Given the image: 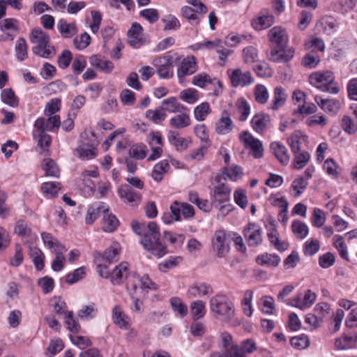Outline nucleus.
Segmentation results:
<instances>
[{"mask_svg":"<svg viewBox=\"0 0 357 357\" xmlns=\"http://www.w3.org/2000/svg\"><path fill=\"white\" fill-rule=\"evenodd\" d=\"M356 333L351 336L344 335L342 337L335 339V344L338 349L345 350L354 348L356 347Z\"/></svg>","mask_w":357,"mask_h":357,"instance_id":"nucleus-30","label":"nucleus"},{"mask_svg":"<svg viewBox=\"0 0 357 357\" xmlns=\"http://www.w3.org/2000/svg\"><path fill=\"white\" fill-rule=\"evenodd\" d=\"M1 98L2 102L10 107H15L19 105V99L11 89H3L1 91Z\"/></svg>","mask_w":357,"mask_h":357,"instance_id":"nucleus-41","label":"nucleus"},{"mask_svg":"<svg viewBox=\"0 0 357 357\" xmlns=\"http://www.w3.org/2000/svg\"><path fill=\"white\" fill-rule=\"evenodd\" d=\"M335 243L334 245L338 250L340 256L346 261H349V255L347 252V248L344 243V238L342 236L336 235L334 237Z\"/></svg>","mask_w":357,"mask_h":357,"instance_id":"nucleus-51","label":"nucleus"},{"mask_svg":"<svg viewBox=\"0 0 357 357\" xmlns=\"http://www.w3.org/2000/svg\"><path fill=\"white\" fill-rule=\"evenodd\" d=\"M160 109L169 113H181L188 110V107L180 103L176 97H170L162 102Z\"/></svg>","mask_w":357,"mask_h":357,"instance_id":"nucleus-19","label":"nucleus"},{"mask_svg":"<svg viewBox=\"0 0 357 357\" xmlns=\"http://www.w3.org/2000/svg\"><path fill=\"white\" fill-rule=\"evenodd\" d=\"M315 102L326 112L335 114L340 109V102L335 99H324L319 96L314 98Z\"/></svg>","mask_w":357,"mask_h":357,"instance_id":"nucleus-22","label":"nucleus"},{"mask_svg":"<svg viewBox=\"0 0 357 357\" xmlns=\"http://www.w3.org/2000/svg\"><path fill=\"white\" fill-rule=\"evenodd\" d=\"M169 141L173 144L176 150L182 151L188 148V144L187 141L179 136L176 131H170L169 132Z\"/></svg>","mask_w":357,"mask_h":357,"instance_id":"nucleus-35","label":"nucleus"},{"mask_svg":"<svg viewBox=\"0 0 357 357\" xmlns=\"http://www.w3.org/2000/svg\"><path fill=\"white\" fill-rule=\"evenodd\" d=\"M294 167L296 169H301L303 168L310 160V155L307 151H299L294 153Z\"/></svg>","mask_w":357,"mask_h":357,"instance_id":"nucleus-49","label":"nucleus"},{"mask_svg":"<svg viewBox=\"0 0 357 357\" xmlns=\"http://www.w3.org/2000/svg\"><path fill=\"white\" fill-rule=\"evenodd\" d=\"M229 77L234 87H237L240 85L245 86L253 82L251 73L249 71L243 73L239 68L233 70Z\"/></svg>","mask_w":357,"mask_h":357,"instance_id":"nucleus-15","label":"nucleus"},{"mask_svg":"<svg viewBox=\"0 0 357 357\" xmlns=\"http://www.w3.org/2000/svg\"><path fill=\"white\" fill-rule=\"evenodd\" d=\"M212 287L205 282H196L188 289L190 297L204 296L213 294Z\"/></svg>","mask_w":357,"mask_h":357,"instance_id":"nucleus-23","label":"nucleus"},{"mask_svg":"<svg viewBox=\"0 0 357 357\" xmlns=\"http://www.w3.org/2000/svg\"><path fill=\"white\" fill-rule=\"evenodd\" d=\"M211 310L224 318L225 321H230L235 314L234 303L225 295L217 294L210 299Z\"/></svg>","mask_w":357,"mask_h":357,"instance_id":"nucleus-4","label":"nucleus"},{"mask_svg":"<svg viewBox=\"0 0 357 357\" xmlns=\"http://www.w3.org/2000/svg\"><path fill=\"white\" fill-rule=\"evenodd\" d=\"M180 257H171L167 260L158 264V268L162 272H167L169 269L174 268L181 261Z\"/></svg>","mask_w":357,"mask_h":357,"instance_id":"nucleus-59","label":"nucleus"},{"mask_svg":"<svg viewBox=\"0 0 357 357\" xmlns=\"http://www.w3.org/2000/svg\"><path fill=\"white\" fill-rule=\"evenodd\" d=\"M211 112L210 105L205 102L197 106L194 109L195 118L200 121L205 120L206 116Z\"/></svg>","mask_w":357,"mask_h":357,"instance_id":"nucleus-47","label":"nucleus"},{"mask_svg":"<svg viewBox=\"0 0 357 357\" xmlns=\"http://www.w3.org/2000/svg\"><path fill=\"white\" fill-rule=\"evenodd\" d=\"M30 40L32 43L37 45L32 47V52L35 55L40 57L50 59L54 56L56 50L50 43V36L43 30L33 29L30 35Z\"/></svg>","mask_w":357,"mask_h":357,"instance_id":"nucleus-2","label":"nucleus"},{"mask_svg":"<svg viewBox=\"0 0 357 357\" xmlns=\"http://www.w3.org/2000/svg\"><path fill=\"white\" fill-rule=\"evenodd\" d=\"M320 59L315 53L311 52L304 56L302 63L307 68H315L319 63Z\"/></svg>","mask_w":357,"mask_h":357,"instance_id":"nucleus-63","label":"nucleus"},{"mask_svg":"<svg viewBox=\"0 0 357 357\" xmlns=\"http://www.w3.org/2000/svg\"><path fill=\"white\" fill-rule=\"evenodd\" d=\"M108 211L109 208L105 204V203H101L96 207L91 206L87 211L85 222L87 225H91L100 215L102 213H105Z\"/></svg>","mask_w":357,"mask_h":357,"instance_id":"nucleus-29","label":"nucleus"},{"mask_svg":"<svg viewBox=\"0 0 357 357\" xmlns=\"http://www.w3.org/2000/svg\"><path fill=\"white\" fill-rule=\"evenodd\" d=\"M58 29L64 38H71L76 32V27L74 24H68L66 20H61L58 22Z\"/></svg>","mask_w":357,"mask_h":357,"instance_id":"nucleus-42","label":"nucleus"},{"mask_svg":"<svg viewBox=\"0 0 357 357\" xmlns=\"http://www.w3.org/2000/svg\"><path fill=\"white\" fill-rule=\"evenodd\" d=\"M73 59V55L70 50H64L58 57V66L62 68H67Z\"/></svg>","mask_w":357,"mask_h":357,"instance_id":"nucleus-60","label":"nucleus"},{"mask_svg":"<svg viewBox=\"0 0 357 357\" xmlns=\"http://www.w3.org/2000/svg\"><path fill=\"white\" fill-rule=\"evenodd\" d=\"M65 324L67 326V328L73 333H77L80 329L78 321L73 318V312L72 311L65 313Z\"/></svg>","mask_w":357,"mask_h":357,"instance_id":"nucleus-53","label":"nucleus"},{"mask_svg":"<svg viewBox=\"0 0 357 357\" xmlns=\"http://www.w3.org/2000/svg\"><path fill=\"white\" fill-rule=\"evenodd\" d=\"M274 23V16L270 13L268 9H263L259 16L252 20V26L257 31L270 27Z\"/></svg>","mask_w":357,"mask_h":357,"instance_id":"nucleus-12","label":"nucleus"},{"mask_svg":"<svg viewBox=\"0 0 357 357\" xmlns=\"http://www.w3.org/2000/svg\"><path fill=\"white\" fill-rule=\"evenodd\" d=\"M291 229L297 238L303 239L308 234V227L307 225L300 220H294L291 224Z\"/></svg>","mask_w":357,"mask_h":357,"instance_id":"nucleus-46","label":"nucleus"},{"mask_svg":"<svg viewBox=\"0 0 357 357\" xmlns=\"http://www.w3.org/2000/svg\"><path fill=\"white\" fill-rule=\"evenodd\" d=\"M335 261V255L328 252L319 257V264L323 268H328L334 264Z\"/></svg>","mask_w":357,"mask_h":357,"instance_id":"nucleus-64","label":"nucleus"},{"mask_svg":"<svg viewBox=\"0 0 357 357\" xmlns=\"http://www.w3.org/2000/svg\"><path fill=\"white\" fill-rule=\"evenodd\" d=\"M295 50L290 47L287 49H273L269 55V60L275 63H287L291 60L294 56Z\"/></svg>","mask_w":357,"mask_h":357,"instance_id":"nucleus-13","label":"nucleus"},{"mask_svg":"<svg viewBox=\"0 0 357 357\" xmlns=\"http://www.w3.org/2000/svg\"><path fill=\"white\" fill-rule=\"evenodd\" d=\"M275 221L273 219H271L269 221L271 226L272 227L271 230L268 234V238L270 242L274 245L275 248L279 251H284L287 249V245L280 240L279 238V233L278 232L275 225L274 224Z\"/></svg>","mask_w":357,"mask_h":357,"instance_id":"nucleus-28","label":"nucleus"},{"mask_svg":"<svg viewBox=\"0 0 357 357\" xmlns=\"http://www.w3.org/2000/svg\"><path fill=\"white\" fill-rule=\"evenodd\" d=\"M170 304L172 310L178 312L183 317L188 314V307L178 297H173L170 299Z\"/></svg>","mask_w":357,"mask_h":357,"instance_id":"nucleus-52","label":"nucleus"},{"mask_svg":"<svg viewBox=\"0 0 357 357\" xmlns=\"http://www.w3.org/2000/svg\"><path fill=\"white\" fill-rule=\"evenodd\" d=\"M47 119L44 117H40L36 119L34 127L37 130L52 131L54 128H59L61 125L60 116L53 114L49 115Z\"/></svg>","mask_w":357,"mask_h":357,"instance_id":"nucleus-9","label":"nucleus"},{"mask_svg":"<svg viewBox=\"0 0 357 357\" xmlns=\"http://www.w3.org/2000/svg\"><path fill=\"white\" fill-rule=\"evenodd\" d=\"M190 313L194 320L202 318L205 313V304L201 300L193 301L190 304Z\"/></svg>","mask_w":357,"mask_h":357,"instance_id":"nucleus-36","label":"nucleus"},{"mask_svg":"<svg viewBox=\"0 0 357 357\" xmlns=\"http://www.w3.org/2000/svg\"><path fill=\"white\" fill-rule=\"evenodd\" d=\"M197 63L194 56H188L183 59L181 66L177 70L178 78L184 77L195 73Z\"/></svg>","mask_w":357,"mask_h":357,"instance_id":"nucleus-16","label":"nucleus"},{"mask_svg":"<svg viewBox=\"0 0 357 357\" xmlns=\"http://www.w3.org/2000/svg\"><path fill=\"white\" fill-rule=\"evenodd\" d=\"M307 142V137L303 135L300 130H296L288 138L287 142L293 153L301 151L302 142Z\"/></svg>","mask_w":357,"mask_h":357,"instance_id":"nucleus-26","label":"nucleus"},{"mask_svg":"<svg viewBox=\"0 0 357 357\" xmlns=\"http://www.w3.org/2000/svg\"><path fill=\"white\" fill-rule=\"evenodd\" d=\"M211 357H245L243 349L237 344H232L231 349H227L223 353L214 352Z\"/></svg>","mask_w":357,"mask_h":357,"instance_id":"nucleus-38","label":"nucleus"},{"mask_svg":"<svg viewBox=\"0 0 357 357\" xmlns=\"http://www.w3.org/2000/svg\"><path fill=\"white\" fill-rule=\"evenodd\" d=\"M128 266V262L123 261L115 267L110 277L113 284L120 285L122 284L123 277H127Z\"/></svg>","mask_w":357,"mask_h":357,"instance_id":"nucleus-24","label":"nucleus"},{"mask_svg":"<svg viewBox=\"0 0 357 357\" xmlns=\"http://www.w3.org/2000/svg\"><path fill=\"white\" fill-rule=\"evenodd\" d=\"M60 189V183L57 182H46L41 185L42 192L47 195H51L52 197H57Z\"/></svg>","mask_w":357,"mask_h":357,"instance_id":"nucleus-50","label":"nucleus"},{"mask_svg":"<svg viewBox=\"0 0 357 357\" xmlns=\"http://www.w3.org/2000/svg\"><path fill=\"white\" fill-rule=\"evenodd\" d=\"M255 96L257 102L260 104L266 103L268 98V93L265 86L257 84L255 89Z\"/></svg>","mask_w":357,"mask_h":357,"instance_id":"nucleus-56","label":"nucleus"},{"mask_svg":"<svg viewBox=\"0 0 357 357\" xmlns=\"http://www.w3.org/2000/svg\"><path fill=\"white\" fill-rule=\"evenodd\" d=\"M243 233L250 246H257L262 242L261 229L255 223H249L244 229Z\"/></svg>","mask_w":357,"mask_h":357,"instance_id":"nucleus-11","label":"nucleus"},{"mask_svg":"<svg viewBox=\"0 0 357 357\" xmlns=\"http://www.w3.org/2000/svg\"><path fill=\"white\" fill-rule=\"evenodd\" d=\"M153 65L156 67L157 73L161 79H169L173 77V58L167 55L155 58Z\"/></svg>","mask_w":357,"mask_h":357,"instance_id":"nucleus-5","label":"nucleus"},{"mask_svg":"<svg viewBox=\"0 0 357 357\" xmlns=\"http://www.w3.org/2000/svg\"><path fill=\"white\" fill-rule=\"evenodd\" d=\"M121 199L131 206H137L142 201V196L135 192L129 185H121L118 189Z\"/></svg>","mask_w":357,"mask_h":357,"instance_id":"nucleus-8","label":"nucleus"},{"mask_svg":"<svg viewBox=\"0 0 357 357\" xmlns=\"http://www.w3.org/2000/svg\"><path fill=\"white\" fill-rule=\"evenodd\" d=\"M42 168L45 172V176H59V169L56 162L51 158H45L43 161Z\"/></svg>","mask_w":357,"mask_h":357,"instance_id":"nucleus-37","label":"nucleus"},{"mask_svg":"<svg viewBox=\"0 0 357 357\" xmlns=\"http://www.w3.org/2000/svg\"><path fill=\"white\" fill-rule=\"evenodd\" d=\"M169 168V164L167 160H163L157 163L152 172V178L159 182L163 178V174L167 172Z\"/></svg>","mask_w":357,"mask_h":357,"instance_id":"nucleus-33","label":"nucleus"},{"mask_svg":"<svg viewBox=\"0 0 357 357\" xmlns=\"http://www.w3.org/2000/svg\"><path fill=\"white\" fill-rule=\"evenodd\" d=\"M142 26L135 22L133 23L130 30L128 31V43L134 48L139 47L142 44Z\"/></svg>","mask_w":357,"mask_h":357,"instance_id":"nucleus-17","label":"nucleus"},{"mask_svg":"<svg viewBox=\"0 0 357 357\" xmlns=\"http://www.w3.org/2000/svg\"><path fill=\"white\" fill-rule=\"evenodd\" d=\"M290 343L293 347L297 349H303L310 344V340L307 335L294 337L291 339Z\"/></svg>","mask_w":357,"mask_h":357,"instance_id":"nucleus-57","label":"nucleus"},{"mask_svg":"<svg viewBox=\"0 0 357 357\" xmlns=\"http://www.w3.org/2000/svg\"><path fill=\"white\" fill-rule=\"evenodd\" d=\"M179 98L188 104H192L198 100L199 92L194 88H188L180 92Z\"/></svg>","mask_w":357,"mask_h":357,"instance_id":"nucleus-44","label":"nucleus"},{"mask_svg":"<svg viewBox=\"0 0 357 357\" xmlns=\"http://www.w3.org/2000/svg\"><path fill=\"white\" fill-rule=\"evenodd\" d=\"M237 107L238 112L241 114L239 120L241 121H245L247 120L250 112V107L249 104L245 99L241 98L237 102Z\"/></svg>","mask_w":357,"mask_h":357,"instance_id":"nucleus-55","label":"nucleus"},{"mask_svg":"<svg viewBox=\"0 0 357 357\" xmlns=\"http://www.w3.org/2000/svg\"><path fill=\"white\" fill-rule=\"evenodd\" d=\"M130 155L137 160H142L146 155L145 145H134L129 151Z\"/></svg>","mask_w":357,"mask_h":357,"instance_id":"nucleus-62","label":"nucleus"},{"mask_svg":"<svg viewBox=\"0 0 357 357\" xmlns=\"http://www.w3.org/2000/svg\"><path fill=\"white\" fill-rule=\"evenodd\" d=\"M287 95L284 93V90L280 86L275 87L274 89V98L271 108L275 110L278 109L284 104Z\"/></svg>","mask_w":357,"mask_h":357,"instance_id":"nucleus-45","label":"nucleus"},{"mask_svg":"<svg viewBox=\"0 0 357 357\" xmlns=\"http://www.w3.org/2000/svg\"><path fill=\"white\" fill-rule=\"evenodd\" d=\"M170 212L165 213L162 219L165 224H171L174 221L181 220V205L178 201L174 202L170 206Z\"/></svg>","mask_w":357,"mask_h":357,"instance_id":"nucleus-27","label":"nucleus"},{"mask_svg":"<svg viewBox=\"0 0 357 357\" xmlns=\"http://www.w3.org/2000/svg\"><path fill=\"white\" fill-rule=\"evenodd\" d=\"M213 250L220 258L225 257L229 251V240L222 230L216 231L212 241Z\"/></svg>","mask_w":357,"mask_h":357,"instance_id":"nucleus-6","label":"nucleus"},{"mask_svg":"<svg viewBox=\"0 0 357 357\" xmlns=\"http://www.w3.org/2000/svg\"><path fill=\"white\" fill-rule=\"evenodd\" d=\"M270 148L276 158L283 165H287L289 163L290 156L285 146L279 142H273L271 144Z\"/></svg>","mask_w":357,"mask_h":357,"instance_id":"nucleus-20","label":"nucleus"},{"mask_svg":"<svg viewBox=\"0 0 357 357\" xmlns=\"http://www.w3.org/2000/svg\"><path fill=\"white\" fill-rule=\"evenodd\" d=\"M119 254L120 250L117 247V245H112L104 251L101 257L102 259L105 260L109 264H112L118 261Z\"/></svg>","mask_w":357,"mask_h":357,"instance_id":"nucleus-43","label":"nucleus"},{"mask_svg":"<svg viewBox=\"0 0 357 357\" xmlns=\"http://www.w3.org/2000/svg\"><path fill=\"white\" fill-rule=\"evenodd\" d=\"M90 63L102 70L105 73H109L113 69L112 63L98 55H92L89 59Z\"/></svg>","mask_w":357,"mask_h":357,"instance_id":"nucleus-31","label":"nucleus"},{"mask_svg":"<svg viewBox=\"0 0 357 357\" xmlns=\"http://www.w3.org/2000/svg\"><path fill=\"white\" fill-rule=\"evenodd\" d=\"M107 213H104L102 218V229L106 232H112L116 230L119 222L114 214Z\"/></svg>","mask_w":357,"mask_h":357,"instance_id":"nucleus-32","label":"nucleus"},{"mask_svg":"<svg viewBox=\"0 0 357 357\" xmlns=\"http://www.w3.org/2000/svg\"><path fill=\"white\" fill-rule=\"evenodd\" d=\"M17 59L22 61L27 57V45L24 38H20L15 44Z\"/></svg>","mask_w":357,"mask_h":357,"instance_id":"nucleus-48","label":"nucleus"},{"mask_svg":"<svg viewBox=\"0 0 357 357\" xmlns=\"http://www.w3.org/2000/svg\"><path fill=\"white\" fill-rule=\"evenodd\" d=\"M243 59L245 63H254L257 60L258 51L252 47L249 46L243 49Z\"/></svg>","mask_w":357,"mask_h":357,"instance_id":"nucleus-61","label":"nucleus"},{"mask_svg":"<svg viewBox=\"0 0 357 357\" xmlns=\"http://www.w3.org/2000/svg\"><path fill=\"white\" fill-rule=\"evenodd\" d=\"M41 237L43 239V241L45 246H47L49 249L52 250L55 248H61L64 251H66L67 249L61 244L56 238H55L51 234L47 232H43L41 233Z\"/></svg>","mask_w":357,"mask_h":357,"instance_id":"nucleus-40","label":"nucleus"},{"mask_svg":"<svg viewBox=\"0 0 357 357\" xmlns=\"http://www.w3.org/2000/svg\"><path fill=\"white\" fill-rule=\"evenodd\" d=\"M309 81L312 85L322 91L333 94L339 92V88L335 82L334 74L331 71L314 73L310 75Z\"/></svg>","mask_w":357,"mask_h":357,"instance_id":"nucleus-3","label":"nucleus"},{"mask_svg":"<svg viewBox=\"0 0 357 357\" xmlns=\"http://www.w3.org/2000/svg\"><path fill=\"white\" fill-rule=\"evenodd\" d=\"M268 36L270 41L275 43L279 49H283L287 47L288 36L285 30L281 27H273L268 32Z\"/></svg>","mask_w":357,"mask_h":357,"instance_id":"nucleus-14","label":"nucleus"},{"mask_svg":"<svg viewBox=\"0 0 357 357\" xmlns=\"http://www.w3.org/2000/svg\"><path fill=\"white\" fill-rule=\"evenodd\" d=\"M240 139L245 147L250 149L251 153L255 158H261L263 156L262 143L258 139L255 138L248 131H243L240 134Z\"/></svg>","mask_w":357,"mask_h":357,"instance_id":"nucleus-7","label":"nucleus"},{"mask_svg":"<svg viewBox=\"0 0 357 357\" xmlns=\"http://www.w3.org/2000/svg\"><path fill=\"white\" fill-rule=\"evenodd\" d=\"M233 128V122L230 119L227 111H223L221 118L215 124L216 132L221 135H226L230 132Z\"/></svg>","mask_w":357,"mask_h":357,"instance_id":"nucleus-21","label":"nucleus"},{"mask_svg":"<svg viewBox=\"0 0 357 357\" xmlns=\"http://www.w3.org/2000/svg\"><path fill=\"white\" fill-rule=\"evenodd\" d=\"M213 80L206 73H200L195 75L192 79V84L200 88H204L207 84H212Z\"/></svg>","mask_w":357,"mask_h":357,"instance_id":"nucleus-58","label":"nucleus"},{"mask_svg":"<svg viewBox=\"0 0 357 357\" xmlns=\"http://www.w3.org/2000/svg\"><path fill=\"white\" fill-rule=\"evenodd\" d=\"M270 121V116L268 114L260 112L256 114L252 119L251 125L257 132H263Z\"/></svg>","mask_w":357,"mask_h":357,"instance_id":"nucleus-25","label":"nucleus"},{"mask_svg":"<svg viewBox=\"0 0 357 357\" xmlns=\"http://www.w3.org/2000/svg\"><path fill=\"white\" fill-rule=\"evenodd\" d=\"M169 124L174 128L181 129L190 124V119L189 115L183 113L172 117L169 121Z\"/></svg>","mask_w":357,"mask_h":357,"instance_id":"nucleus-39","label":"nucleus"},{"mask_svg":"<svg viewBox=\"0 0 357 357\" xmlns=\"http://www.w3.org/2000/svg\"><path fill=\"white\" fill-rule=\"evenodd\" d=\"M86 275L84 266L75 269L73 273H68L66 277V281L69 284H73L84 278Z\"/></svg>","mask_w":357,"mask_h":357,"instance_id":"nucleus-54","label":"nucleus"},{"mask_svg":"<svg viewBox=\"0 0 357 357\" xmlns=\"http://www.w3.org/2000/svg\"><path fill=\"white\" fill-rule=\"evenodd\" d=\"M17 20L14 18H6L0 22V29L1 31L6 33L4 40H13L15 38V34L12 33L18 31Z\"/></svg>","mask_w":357,"mask_h":357,"instance_id":"nucleus-18","label":"nucleus"},{"mask_svg":"<svg viewBox=\"0 0 357 357\" xmlns=\"http://www.w3.org/2000/svg\"><path fill=\"white\" fill-rule=\"evenodd\" d=\"M280 259L277 255H271L266 253L258 256L256 258L257 264L262 266H273L276 267L279 264Z\"/></svg>","mask_w":357,"mask_h":357,"instance_id":"nucleus-34","label":"nucleus"},{"mask_svg":"<svg viewBox=\"0 0 357 357\" xmlns=\"http://www.w3.org/2000/svg\"><path fill=\"white\" fill-rule=\"evenodd\" d=\"M230 193L231 189L225 183L214 187L213 194L211 195L212 204L217 207L218 204L228 202Z\"/></svg>","mask_w":357,"mask_h":357,"instance_id":"nucleus-10","label":"nucleus"},{"mask_svg":"<svg viewBox=\"0 0 357 357\" xmlns=\"http://www.w3.org/2000/svg\"><path fill=\"white\" fill-rule=\"evenodd\" d=\"M131 226L134 232L142 237L140 243L146 250L158 258L162 257L168 252L166 245L160 239L159 227L155 222L145 225L132 220Z\"/></svg>","mask_w":357,"mask_h":357,"instance_id":"nucleus-1","label":"nucleus"}]
</instances>
